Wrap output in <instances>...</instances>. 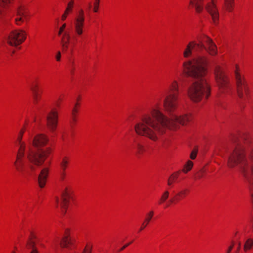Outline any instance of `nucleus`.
Here are the masks:
<instances>
[{
    "instance_id": "1",
    "label": "nucleus",
    "mask_w": 253,
    "mask_h": 253,
    "mask_svg": "<svg viewBox=\"0 0 253 253\" xmlns=\"http://www.w3.org/2000/svg\"><path fill=\"white\" fill-rule=\"evenodd\" d=\"M189 120L188 114L178 116L172 114L168 117L162 111L160 104L154 105L149 114L144 115L134 125L135 133L153 142L159 140V136L165 133L167 128L172 129L175 123L184 126Z\"/></svg>"
},
{
    "instance_id": "2",
    "label": "nucleus",
    "mask_w": 253,
    "mask_h": 253,
    "mask_svg": "<svg viewBox=\"0 0 253 253\" xmlns=\"http://www.w3.org/2000/svg\"><path fill=\"white\" fill-rule=\"evenodd\" d=\"M207 60L201 56H197L191 60V99L200 100L203 96L208 98L210 88L205 79L207 72Z\"/></svg>"
},
{
    "instance_id": "3",
    "label": "nucleus",
    "mask_w": 253,
    "mask_h": 253,
    "mask_svg": "<svg viewBox=\"0 0 253 253\" xmlns=\"http://www.w3.org/2000/svg\"><path fill=\"white\" fill-rule=\"evenodd\" d=\"M51 153V148L50 147H47L45 149H38L37 151L31 149L27 153V158L31 164L40 167L44 163Z\"/></svg>"
},
{
    "instance_id": "4",
    "label": "nucleus",
    "mask_w": 253,
    "mask_h": 253,
    "mask_svg": "<svg viewBox=\"0 0 253 253\" xmlns=\"http://www.w3.org/2000/svg\"><path fill=\"white\" fill-rule=\"evenodd\" d=\"M191 53L192 50L201 51L205 49L211 55L216 53V46L213 41L209 37L204 36L198 39V42H191Z\"/></svg>"
},
{
    "instance_id": "5",
    "label": "nucleus",
    "mask_w": 253,
    "mask_h": 253,
    "mask_svg": "<svg viewBox=\"0 0 253 253\" xmlns=\"http://www.w3.org/2000/svg\"><path fill=\"white\" fill-rule=\"evenodd\" d=\"M27 33L22 29H17L11 31L7 38V42L13 46H17L22 44L26 39Z\"/></svg>"
},
{
    "instance_id": "6",
    "label": "nucleus",
    "mask_w": 253,
    "mask_h": 253,
    "mask_svg": "<svg viewBox=\"0 0 253 253\" xmlns=\"http://www.w3.org/2000/svg\"><path fill=\"white\" fill-rule=\"evenodd\" d=\"M178 96L173 93H168L164 98L163 106L165 110L171 116L178 107Z\"/></svg>"
},
{
    "instance_id": "7",
    "label": "nucleus",
    "mask_w": 253,
    "mask_h": 253,
    "mask_svg": "<svg viewBox=\"0 0 253 253\" xmlns=\"http://www.w3.org/2000/svg\"><path fill=\"white\" fill-rule=\"evenodd\" d=\"M214 76L220 93H223L229 88L228 81L223 70L216 65L214 67Z\"/></svg>"
},
{
    "instance_id": "8",
    "label": "nucleus",
    "mask_w": 253,
    "mask_h": 253,
    "mask_svg": "<svg viewBox=\"0 0 253 253\" xmlns=\"http://www.w3.org/2000/svg\"><path fill=\"white\" fill-rule=\"evenodd\" d=\"M237 91L238 97L241 99H244V92L246 94L248 93V87L247 83L244 76L240 74L237 70L235 72Z\"/></svg>"
},
{
    "instance_id": "9",
    "label": "nucleus",
    "mask_w": 253,
    "mask_h": 253,
    "mask_svg": "<svg viewBox=\"0 0 253 253\" xmlns=\"http://www.w3.org/2000/svg\"><path fill=\"white\" fill-rule=\"evenodd\" d=\"M84 13L83 9L79 10L77 17L74 22V30L75 34L81 37L84 33Z\"/></svg>"
},
{
    "instance_id": "10",
    "label": "nucleus",
    "mask_w": 253,
    "mask_h": 253,
    "mask_svg": "<svg viewBox=\"0 0 253 253\" xmlns=\"http://www.w3.org/2000/svg\"><path fill=\"white\" fill-rule=\"evenodd\" d=\"M46 125L51 132L56 129L58 122V112L56 108H52L47 114Z\"/></svg>"
},
{
    "instance_id": "11",
    "label": "nucleus",
    "mask_w": 253,
    "mask_h": 253,
    "mask_svg": "<svg viewBox=\"0 0 253 253\" xmlns=\"http://www.w3.org/2000/svg\"><path fill=\"white\" fill-rule=\"evenodd\" d=\"M30 14L28 9L24 7H19L17 10L14 21L17 25H21L23 23L27 22L29 20Z\"/></svg>"
},
{
    "instance_id": "12",
    "label": "nucleus",
    "mask_w": 253,
    "mask_h": 253,
    "mask_svg": "<svg viewBox=\"0 0 253 253\" xmlns=\"http://www.w3.org/2000/svg\"><path fill=\"white\" fill-rule=\"evenodd\" d=\"M73 190L70 186H66L63 190L61 194L62 201L61 203V208L62 211L65 213L69 203L70 199L71 198Z\"/></svg>"
},
{
    "instance_id": "13",
    "label": "nucleus",
    "mask_w": 253,
    "mask_h": 253,
    "mask_svg": "<svg viewBox=\"0 0 253 253\" xmlns=\"http://www.w3.org/2000/svg\"><path fill=\"white\" fill-rule=\"evenodd\" d=\"M205 9L211 15L213 23L216 24L218 21L219 13L216 4L213 0H211L205 4Z\"/></svg>"
},
{
    "instance_id": "14",
    "label": "nucleus",
    "mask_w": 253,
    "mask_h": 253,
    "mask_svg": "<svg viewBox=\"0 0 253 253\" xmlns=\"http://www.w3.org/2000/svg\"><path fill=\"white\" fill-rule=\"evenodd\" d=\"M49 141L48 137L42 133L36 135L33 139L32 145L33 146L37 148H42L45 147Z\"/></svg>"
},
{
    "instance_id": "15",
    "label": "nucleus",
    "mask_w": 253,
    "mask_h": 253,
    "mask_svg": "<svg viewBox=\"0 0 253 253\" xmlns=\"http://www.w3.org/2000/svg\"><path fill=\"white\" fill-rule=\"evenodd\" d=\"M49 170L45 168L43 169L40 172L38 176V184L40 188H43L46 183L48 175Z\"/></svg>"
},
{
    "instance_id": "16",
    "label": "nucleus",
    "mask_w": 253,
    "mask_h": 253,
    "mask_svg": "<svg viewBox=\"0 0 253 253\" xmlns=\"http://www.w3.org/2000/svg\"><path fill=\"white\" fill-rule=\"evenodd\" d=\"M72 244L70 237V230L69 229H66L64 231L63 237L60 242V246L62 248H68Z\"/></svg>"
},
{
    "instance_id": "17",
    "label": "nucleus",
    "mask_w": 253,
    "mask_h": 253,
    "mask_svg": "<svg viewBox=\"0 0 253 253\" xmlns=\"http://www.w3.org/2000/svg\"><path fill=\"white\" fill-rule=\"evenodd\" d=\"M13 167L16 171L19 172H22L24 170L25 167L24 158L16 156L15 160L13 162Z\"/></svg>"
},
{
    "instance_id": "18",
    "label": "nucleus",
    "mask_w": 253,
    "mask_h": 253,
    "mask_svg": "<svg viewBox=\"0 0 253 253\" xmlns=\"http://www.w3.org/2000/svg\"><path fill=\"white\" fill-rule=\"evenodd\" d=\"M70 38V35L68 32H65L62 35L61 40V44L63 51H66L68 50Z\"/></svg>"
},
{
    "instance_id": "19",
    "label": "nucleus",
    "mask_w": 253,
    "mask_h": 253,
    "mask_svg": "<svg viewBox=\"0 0 253 253\" xmlns=\"http://www.w3.org/2000/svg\"><path fill=\"white\" fill-rule=\"evenodd\" d=\"M180 172V170L175 171L169 177L167 182L168 186L172 187L174 183L177 182Z\"/></svg>"
},
{
    "instance_id": "20",
    "label": "nucleus",
    "mask_w": 253,
    "mask_h": 253,
    "mask_svg": "<svg viewBox=\"0 0 253 253\" xmlns=\"http://www.w3.org/2000/svg\"><path fill=\"white\" fill-rule=\"evenodd\" d=\"M179 84L177 81L173 80L169 86V92L168 93H173L179 95Z\"/></svg>"
},
{
    "instance_id": "21",
    "label": "nucleus",
    "mask_w": 253,
    "mask_h": 253,
    "mask_svg": "<svg viewBox=\"0 0 253 253\" xmlns=\"http://www.w3.org/2000/svg\"><path fill=\"white\" fill-rule=\"evenodd\" d=\"M154 215V212L153 211H151L147 213L145 219L143 223H142L141 226L140 227V231L143 230L147 227V226L149 224L151 220L153 218Z\"/></svg>"
},
{
    "instance_id": "22",
    "label": "nucleus",
    "mask_w": 253,
    "mask_h": 253,
    "mask_svg": "<svg viewBox=\"0 0 253 253\" xmlns=\"http://www.w3.org/2000/svg\"><path fill=\"white\" fill-rule=\"evenodd\" d=\"M18 151L16 153V157L24 158L26 148L25 142L17 143Z\"/></svg>"
},
{
    "instance_id": "23",
    "label": "nucleus",
    "mask_w": 253,
    "mask_h": 253,
    "mask_svg": "<svg viewBox=\"0 0 253 253\" xmlns=\"http://www.w3.org/2000/svg\"><path fill=\"white\" fill-rule=\"evenodd\" d=\"M182 75L185 77H190V61H186L183 62Z\"/></svg>"
},
{
    "instance_id": "24",
    "label": "nucleus",
    "mask_w": 253,
    "mask_h": 253,
    "mask_svg": "<svg viewBox=\"0 0 253 253\" xmlns=\"http://www.w3.org/2000/svg\"><path fill=\"white\" fill-rule=\"evenodd\" d=\"M203 0H191V5L195 7L197 12H201L203 9Z\"/></svg>"
},
{
    "instance_id": "25",
    "label": "nucleus",
    "mask_w": 253,
    "mask_h": 253,
    "mask_svg": "<svg viewBox=\"0 0 253 253\" xmlns=\"http://www.w3.org/2000/svg\"><path fill=\"white\" fill-rule=\"evenodd\" d=\"M70 164V159L67 157H64L60 163L61 171H66Z\"/></svg>"
},
{
    "instance_id": "26",
    "label": "nucleus",
    "mask_w": 253,
    "mask_h": 253,
    "mask_svg": "<svg viewBox=\"0 0 253 253\" xmlns=\"http://www.w3.org/2000/svg\"><path fill=\"white\" fill-rule=\"evenodd\" d=\"M26 129L27 127L26 125L23 126V127L21 128L17 136V143L25 142L23 141V136Z\"/></svg>"
},
{
    "instance_id": "27",
    "label": "nucleus",
    "mask_w": 253,
    "mask_h": 253,
    "mask_svg": "<svg viewBox=\"0 0 253 253\" xmlns=\"http://www.w3.org/2000/svg\"><path fill=\"white\" fill-rule=\"evenodd\" d=\"M136 153L139 155H143L146 151L145 146L141 143H137L136 144Z\"/></svg>"
},
{
    "instance_id": "28",
    "label": "nucleus",
    "mask_w": 253,
    "mask_h": 253,
    "mask_svg": "<svg viewBox=\"0 0 253 253\" xmlns=\"http://www.w3.org/2000/svg\"><path fill=\"white\" fill-rule=\"evenodd\" d=\"M253 247V239L251 238L248 239L245 243L244 249L245 251L250 250Z\"/></svg>"
},
{
    "instance_id": "29",
    "label": "nucleus",
    "mask_w": 253,
    "mask_h": 253,
    "mask_svg": "<svg viewBox=\"0 0 253 253\" xmlns=\"http://www.w3.org/2000/svg\"><path fill=\"white\" fill-rule=\"evenodd\" d=\"M188 191L187 189H185V190L181 191L180 192H179L178 193H177L176 194V195L175 197V198L177 201H180L181 200L183 199L185 197V196L187 195Z\"/></svg>"
},
{
    "instance_id": "30",
    "label": "nucleus",
    "mask_w": 253,
    "mask_h": 253,
    "mask_svg": "<svg viewBox=\"0 0 253 253\" xmlns=\"http://www.w3.org/2000/svg\"><path fill=\"white\" fill-rule=\"evenodd\" d=\"M32 96L33 99V103L35 104H37L42 98V92L32 93Z\"/></svg>"
},
{
    "instance_id": "31",
    "label": "nucleus",
    "mask_w": 253,
    "mask_h": 253,
    "mask_svg": "<svg viewBox=\"0 0 253 253\" xmlns=\"http://www.w3.org/2000/svg\"><path fill=\"white\" fill-rule=\"evenodd\" d=\"M224 4L226 9L231 11L233 9L234 0H224Z\"/></svg>"
},
{
    "instance_id": "32",
    "label": "nucleus",
    "mask_w": 253,
    "mask_h": 253,
    "mask_svg": "<svg viewBox=\"0 0 253 253\" xmlns=\"http://www.w3.org/2000/svg\"><path fill=\"white\" fill-rule=\"evenodd\" d=\"M80 105V103L77 102L75 104V105L72 110V118H73V120L74 121H75L76 120V117H77V114L78 113V108H79Z\"/></svg>"
},
{
    "instance_id": "33",
    "label": "nucleus",
    "mask_w": 253,
    "mask_h": 253,
    "mask_svg": "<svg viewBox=\"0 0 253 253\" xmlns=\"http://www.w3.org/2000/svg\"><path fill=\"white\" fill-rule=\"evenodd\" d=\"M169 193L168 190L165 191L162 195L159 200V204H162L169 198Z\"/></svg>"
},
{
    "instance_id": "34",
    "label": "nucleus",
    "mask_w": 253,
    "mask_h": 253,
    "mask_svg": "<svg viewBox=\"0 0 253 253\" xmlns=\"http://www.w3.org/2000/svg\"><path fill=\"white\" fill-rule=\"evenodd\" d=\"M30 89L32 93L39 92L40 91L39 85L38 83H33L31 86Z\"/></svg>"
},
{
    "instance_id": "35",
    "label": "nucleus",
    "mask_w": 253,
    "mask_h": 253,
    "mask_svg": "<svg viewBox=\"0 0 253 253\" xmlns=\"http://www.w3.org/2000/svg\"><path fill=\"white\" fill-rule=\"evenodd\" d=\"M13 0H0V6L6 8L11 3Z\"/></svg>"
},
{
    "instance_id": "36",
    "label": "nucleus",
    "mask_w": 253,
    "mask_h": 253,
    "mask_svg": "<svg viewBox=\"0 0 253 253\" xmlns=\"http://www.w3.org/2000/svg\"><path fill=\"white\" fill-rule=\"evenodd\" d=\"M100 0H94L93 4V12H98L99 9Z\"/></svg>"
},
{
    "instance_id": "37",
    "label": "nucleus",
    "mask_w": 253,
    "mask_h": 253,
    "mask_svg": "<svg viewBox=\"0 0 253 253\" xmlns=\"http://www.w3.org/2000/svg\"><path fill=\"white\" fill-rule=\"evenodd\" d=\"M72 13V11H71V10H70L69 9H67L66 7V9H65L63 14L61 16V20L65 21L66 19V18H67V17L68 16V15H70V14H71Z\"/></svg>"
},
{
    "instance_id": "38",
    "label": "nucleus",
    "mask_w": 253,
    "mask_h": 253,
    "mask_svg": "<svg viewBox=\"0 0 253 253\" xmlns=\"http://www.w3.org/2000/svg\"><path fill=\"white\" fill-rule=\"evenodd\" d=\"M35 246V241H34V239H33V237H30L28 241H27V244H26V247L29 248V249H30V248H34Z\"/></svg>"
},
{
    "instance_id": "39",
    "label": "nucleus",
    "mask_w": 253,
    "mask_h": 253,
    "mask_svg": "<svg viewBox=\"0 0 253 253\" xmlns=\"http://www.w3.org/2000/svg\"><path fill=\"white\" fill-rule=\"evenodd\" d=\"M92 245L90 243L86 244L82 253H91Z\"/></svg>"
},
{
    "instance_id": "40",
    "label": "nucleus",
    "mask_w": 253,
    "mask_h": 253,
    "mask_svg": "<svg viewBox=\"0 0 253 253\" xmlns=\"http://www.w3.org/2000/svg\"><path fill=\"white\" fill-rule=\"evenodd\" d=\"M198 151V147L195 146L193 148V150L191 151V159L194 160L196 158Z\"/></svg>"
},
{
    "instance_id": "41",
    "label": "nucleus",
    "mask_w": 253,
    "mask_h": 253,
    "mask_svg": "<svg viewBox=\"0 0 253 253\" xmlns=\"http://www.w3.org/2000/svg\"><path fill=\"white\" fill-rule=\"evenodd\" d=\"M190 170V160H188L186 165L184 166L182 169V171L185 173H187Z\"/></svg>"
},
{
    "instance_id": "42",
    "label": "nucleus",
    "mask_w": 253,
    "mask_h": 253,
    "mask_svg": "<svg viewBox=\"0 0 253 253\" xmlns=\"http://www.w3.org/2000/svg\"><path fill=\"white\" fill-rule=\"evenodd\" d=\"M190 55V43H189L186 49H185L184 52H183V56L185 58H187Z\"/></svg>"
},
{
    "instance_id": "43",
    "label": "nucleus",
    "mask_w": 253,
    "mask_h": 253,
    "mask_svg": "<svg viewBox=\"0 0 253 253\" xmlns=\"http://www.w3.org/2000/svg\"><path fill=\"white\" fill-rule=\"evenodd\" d=\"M74 6V0H70L67 3L66 8L73 11Z\"/></svg>"
},
{
    "instance_id": "44",
    "label": "nucleus",
    "mask_w": 253,
    "mask_h": 253,
    "mask_svg": "<svg viewBox=\"0 0 253 253\" xmlns=\"http://www.w3.org/2000/svg\"><path fill=\"white\" fill-rule=\"evenodd\" d=\"M66 27V24L64 23L59 28V31L58 32V35L60 36L64 31L65 28Z\"/></svg>"
},
{
    "instance_id": "45",
    "label": "nucleus",
    "mask_w": 253,
    "mask_h": 253,
    "mask_svg": "<svg viewBox=\"0 0 253 253\" xmlns=\"http://www.w3.org/2000/svg\"><path fill=\"white\" fill-rule=\"evenodd\" d=\"M61 179L62 180H64L66 176V171H61Z\"/></svg>"
},
{
    "instance_id": "46",
    "label": "nucleus",
    "mask_w": 253,
    "mask_h": 253,
    "mask_svg": "<svg viewBox=\"0 0 253 253\" xmlns=\"http://www.w3.org/2000/svg\"><path fill=\"white\" fill-rule=\"evenodd\" d=\"M61 53L60 51H58L56 55V59L57 61H60L61 59Z\"/></svg>"
},
{
    "instance_id": "47",
    "label": "nucleus",
    "mask_w": 253,
    "mask_h": 253,
    "mask_svg": "<svg viewBox=\"0 0 253 253\" xmlns=\"http://www.w3.org/2000/svg\"><path fill=\"white\" fill-rule=\"evenodd\" d=\"M234 247V243H232V245L229 247L228 249L227 250L226 253H230L231 250H232L233 248Z\"/></svg>"
},
{
    "instance_id": "48",
    "label": "nucleus",
    "mask_w": 253,
    "mask_h": 253,
    "mask_svg": "<svg viewBox=\"0 0 253 253\" xmlns=\"http://www.w3.org/2000/svg\"><path fill=\"white\" fill-rule=\"evenodd\" d=\"M215 105L216 106H219L221 105V102L219 99L216 100Z\"/></svg>"
},
{
    "instance_id": "49",
    "label": "nucleus",
    "mask_w": 253,
    "mask_h": 253,
    "mask_svg": "<svg viewBox=\"0 0 253 253\" xmlns=\"http://www.w3.org/2000/svg\"><path fill=\"white\" fill-rule=\"evenodd\" d=\"M131 244V243H128V244H126L125 245H124L121 249H120V251H122L123 250H124L128 246H129L130 244Z\"/></svg>"
},
{
    "instance_id": "50",
    "label": "nucleus",
    "mask_w": 253,
    "mask_h": 253,
    "mask_svg": "<svg viewBox=\"0 0 253 253\" xmlns=\"http://www.w3.org/2000/svg\"><path fill=\"white\" fill-rule=\"evenodd\" d=\"M54 200H55V202L56 203L57 205H58V203L59 202V198L57 197H56L54 198Z\"/></svg>"
},
{
    "instance_id": "51",
    "label": "nucleus",
    "mask_w": 253,
    "mask_h": 253,
    "mask_svg": "<svg viewBox=\"0 0 253 253\" xmlns=\"http://www.w3.org/2000/svg\"><path fill=\"white\" fill-rule=\"evenodd\" d=\"M31 253H38V251L37 249L33 248L32 251L31 252Z\"/></svg>"
},
{
    "instance_id": "52",
    "label": "nucleus",
    "mask_w": 253,
    "mask_h": 253,
    "mask_svg": "<svg viewBox=\"0 0 253 253\" xmlns=\"http://www.w3.org/2000/svg\"><path fill=\"white\" fill-rule=\"evenodd\" d=\"M241 243H240V242H239V243H238V248H237V251H239V250H240V247H241Z\"/></svg>"
},
{
    "instance_id": "53",
    "label": "nucleus",
    "mask_w": 253,
    "mask_h": 253,
    "mask_svg": "<svg viewBox=\"0 0 253 253\" xmlns=\"http://www.w3.org/2000/svg\"><path fill=\"white\" fill-rule=\"evenodd\" d=\"M202 176V172H201L200 173H198V174H197V177H201Z\"/></svg>"
},
{
    "instance_id": "54",
    "label": "nucleus",
    "mask_w": 253,
    "mask_h": 253,
    "mask_svg": "<svg viewBox=\"0 0 253 253\" xmlns=\"http://www.w3.org/2000/svg\"><path fill=\"white\" fill-rule=\"evenodd\" d=\"M17 250V249L15 248V250H14L13 251H12L11 252V253H17L16 252V250Z\"/></svg>"
},
{
    "instance_id": "55",
    "label": "nucleus",
    "mask_w": 253,
    "mask_h": 253,
    "mask_svg": "<svg viewBox=\"0 0 253 253\" xmlns=\"http://www.w3.org/2000/svg\"><path fill=\"white\" fill-rule=\"evenodd\" d=\"M190 165H191V169L193 166V163L191 161Z\"/></svg>"
},
{
    "instance_id": "56",
    "label": "nucleus",
    "mask_w": 253,
    "mask_h": 253,
    "mask_svg": "<svg viewBox=\"0 0 253 253\" xmlns=\"http://www.w3.org/2000/svg\"><path fill=\"white\" fill-rule=\"evenodd\" d=\"M245 137H247V136H244V138H242V139H245Z\"/></svg>"
}]
</instances>
